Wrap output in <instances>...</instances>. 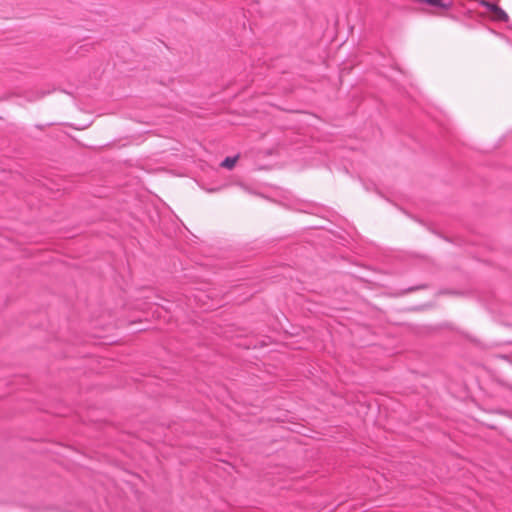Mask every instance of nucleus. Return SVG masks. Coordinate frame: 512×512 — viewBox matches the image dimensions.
Segmentation results:
<instances>
[{"label":"nucleus","instance_id":"2","mask_svg":"<svg viewBox=\"0 0 512 512\" xmlns=\"http://www.w3.org/2000/svg\"><path fill=\"white\" fill-rule=\"evenodd\" d=\"M483 6H485L488 11L493 14V19L496 21L508 22L509 16L508 14L497 4L489 3L487 1H482Z\"/></svg>","mask_w":512,"mask_h":512},{"label":"nucleus","instance_id":"3","mask_svg":"<svg viewBox=\"0 0 512 512\" xmlns=\"http://www.w3.org/2000/svg\"><path fill=\"white\" fill-rule=\"evenodd\" d=\"M238 160V156H235V157H226L222 162H221V167L223 168H226V169H232L236 162Z\"/></svg>","mask_w":512,"mask_h":512},{"label":"nucleus","instance_id":"4","mask_svg":"<svg viewBox=\"0 0 512 512\" xmlns=\"http://www.w3.org/2000/svg\"><path fill=\"white\" fill-rule=\"evenodd\" d=\"M508 29L512 30V24L508 25Z\"/></svg>","mask_w":512,"mask_h":512},{"label":"nucleus","instance_id":"1","mask_svg":"<svg viewBox=\"0 0 512 512\" xmlns=\"http://www.w3.org/2000/svg\"><path fill=\"white\" fill-rule=\"evenodd\" d=\"M326 213H330L322 206V221L326 220L328 225L322 223V243L324 241H330L335 244H344L346 241L344 230L340 227L339 221L341 218L338 215L331 214V219L326 218Z\"/></svg>","mask_w":512,"mask_h":512}]
</instances>
